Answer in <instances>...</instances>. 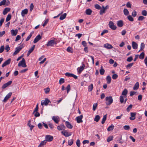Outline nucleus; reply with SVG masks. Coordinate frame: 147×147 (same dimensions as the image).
I'll return each instance as SVG.
<instances>
[{
	"instance_id": "62",
	"label": "nucleus",
	"mask_w": 147,
	"mask_h": 147,
	"mask_svg": "<svg viewBox=\"0 0 147 147\" xmlns=\"http://www.w3.org/2000/svg\"><path fill=\"white\" fill-rule=\"evenodd\" d=\"M123 128L126 130H129L130 129V127L129 125H125L124 126Z\"/></svg>"
},
{
	"instance_id": "8",
	"label": "nucleus",
	"mask_w": 147,
	"mask_h": 147,
	"mask_svg": "<svg viewBox=\"0 0 147 147\" xmlns=\"http://www.w3.org/2000/svg\"><path fill=\"white\" fill-rule=\"evenodd\" d=\"M83 118V115H81L80 116L77 117L76 119L77 121V122L78 123H80L83 122L82 119Z\"/></svg>"
},
{
	"instance_id": "59",
	"label": "nucleus",
	"mask_w": 147,
	"mask_h": 147,
	"mask_svg": "<svg viewBox=\"0 0 147 147\" xmlns=\"http://www.w3.org/2000/svg\"><path fill=\"white\" fill-rule=\"evenodd\" d=\"M72 74L70 73L69 72H67L65 73V75L68 77H71Z\"/></svg>"
},
{
	"instance_id": "17",
	"label": "nucleus",
	"mask_w": 147,
	"mask_h": 147,
	"mask_svg": "<svg viewBox=\"0 0 147 147\" xmlns=\"http://www.w3.org/2000/svg\"><path fill=\"white\" fill-rule=\"evenodd\" d=\"M28 10L27 9H24L21 12V15L22 17H24L25 15L27 14L28 13Z\"/></svg>"
},
{
	"instance_id": "1",
	"label": "nucleus",
	"mask_w": 147,
	"mask_h": 147,
	"mask_svg": "<svg viewBox=\"0 0 147 147\" xmlns=\"http://www.w3.org/2000/svg\"><path fill=\"white\" fill-rule=\"evenodd\" d=\"M106 104L107 105H111L113 102V99L111 96H107L106 98Z\"/></svg>"
},
{
	"instance_id": "49",
	"label": "nucleus",
	"mask_w": 147,
	"mask_h": 147,
	"mask_svg": "<svg viewBox=\"0 0 147 147\" xmlns=\"http://www.w3.org/2000/svg\"><path fill=\"white\" fill-rule=\"evenodd\" d=\"M45 92V94H48L50 91V88H47L44 89Z\"/></svg>"
},
{
	"instance_id": "27",
	"label": "nucleus",
	"mask_w": 147,
	"mask_h": 147,
	"mask_svg": "<svg viewBox=\"0 0 147 147\" xmlns=\"http://www.w3.org/2000/svg\"><path fill=\"white\" fill-rule=\"evenodd\" d=\"M82 66H81L79 69L78 71L80 72H81L84 69L85 67V65L83 63H82Z\"/></svg>"
},
{
	"instance_id": "51",
	"label": "nucleus",
	"mask_w": 147,
	"mask_h": 147,
	"mask_svg": "<svg viewBox=\"0 0 147 147\" xmlns=\"http://www.w3.org/2000/svg\"><path fill=\"white\" fill-rule=\"evenodd\" d=\"M65 82L64 79L63 78H61L59 80V84H62L64 83Z\"/></svg>"
},
{
	"instance_id": "64",
	"label": "nucleus",
	"mask_w": 147,
	"mask_h": 147,
	"mask_svg": "<svg viewBox=\"0 0 147 147\" xmlns=\"http://www.w3.org/2000/svg\"><path fill=\"white\" fill-rule=\"evenodd\" d=\"M120 102L121 103H122L124 102V97L122 96H121L120 97Z\"/></svg>"
},
{
	"instance_id": "20",
	"label": "nucleus",
	"mask_w": 147,
	"mask_h": 147,
	"mask_svg": "<svg viewBox=\"0 0 147 147\" xmlns=\"http://www.w3.org/2000/svg\"><path fill=\"white\" fill-rule=\"evenodd\" d=\"M10 10V9L9 8L6 7L5 8L3 11V14L4 15H5L9 12Z\"/></svg>"
},
{
	"instance_id": "31",
	"label": "nucleus",
	"mask_w": 147,
	"mask_h": 147,
	"mask_svg": "<svg viewBox=\"0 0 147 147\" xmlns=\"http://www.w3.org/2000/svg\"><path fill=\"white\" fill-rule=\"evenodd\" d=\"M145 54L144 52H142V53L139 56L140 59H144V57Z\"/></svg>"
},
{
	"instance_id": "38",
	"label": "nucleus",
	"mask_w": 147,
	"mask_h": 147,
	"mask_svg": "<svg viewBox=\"0 0 147 147\" xmlns=\"http://www.w3.org/2000/svg\"><path fill=\"white\" fill-rule=\"evenodd\" d=\"M46 143L47 142L45 140L42 141L40 143L39 145H40V146H43L44 145L46 144Z\"/></svg>"
},
{
	"instance_id": "56",
	"label": "nucleus",
	"mask_w": 147,
	"mask_h": 147,
	"mask_svg": "<svg viewBox=\"0 0 147 147\" xmlns=\"http://www.w3.org/2000/svg\"><path fill=\"white\" fill-rule=\"evenodd\" d=\"M97 106V103L94 104L93 106V110L94 111H95L96 109V107Z\"/></svg>"
},
{
	"instance_id": "36",
	"label": "nucleus",
	"mask_w": 147,
	"mask_h": 147,
	"mask_svg": "<svg viewBox=\"0 0 147 147\" xmlns=\"http://www.w3.org/2000/svg\"><path fill=\"white\" fill-rule=\"evenodd\" d=\"M93 88V85L91 84L88 87V91L89 92H91L92 91Z\"/></svg>"
},
{
	"instance_id": "47",
	"label": "nucleus",
	"mask_w": 147,
	"mask_h": 147,
	"mask_svg": "<svg viewBox=\"0 0 147 147\" xmlns=\"http://www.w3.org/2000/svg\"><path fill=\"white\" fill-rule=\"evenodd\" d=\"M66 90H67V93L68 94L69 92V91H70V89H71V88H70V84H68L66 88Z\"/></svg>"
},
{
	"instance_id": "19",
	"label": "nucleus",
	"mask_w": 147,
	"mask_h": 147,
	"mask_svg": "<svg viewBox=\"0 0 147 147\" xmlns=\"http://www.w3.org/2000/svg\"><path fill=\"white\" fill-rule=\"evenodd\" d=\"M92 12V10L90 9H86L85 11V13L87 15H90Z\"/></svg>"
},
{
	"instance_id": "18",
	"label": "nucleus",
	"mask_w": 147,
	"mask_h": 147,
	"mask_svg": "<svg viewBox=\"0 0 147 147\" xmlns=\"http://www.w3.org/2000/svg\"><path fill=\"white\" fill-rule=\"evenodd\" d=\"M65 126L63 124L60 125L57 127V129L59 130H64Z\"/></svg>"
},
{
	"instance_id": "54",
	"label": "nucleus",
	"mask_w": 147,
	"mask_h": 147,
	"mask_svg": "<svg viewBox=\"0 0 147 147\" xmlns=\"http://www.w3.org/2000/svg\"><path fill=\"white\" fill-rule=\"evenodd\" d=\"M4 47L3 45L1 46L0 48V53H2L4 50Z\"/></svg>"
},
{
	"instance_id": "46",
	"label": "nucleus",
	"mask_w": 147,
	"mask_h": 147,
	"mask_svg": "<svg viewBox=\"0 0 147 147\" xmlns=\"http://www.w3.org/2000/svg\"><path fill=\"white\" fill-rule=\"evenodd\" d=\"M145 47V44L143 42L141 43L140 45V50H143Z\"/></svg>"
},
{
	"instance_id": "39",
	"label": "nucleus",
	"mask_w": 147,
	"mask_h": 147,
	"mask_svg": "<svg viewBox=\"0 0 147 147\" xmlns=\"http://www.w3.org/2000/svg\"><path fill=\"white\" fill-rule=\"evenodd\" d=\"M35 47V45H33L32 47L29 49L28 52L30 53H31L34 50Z\"/></svg>"
},
{
	"instance_id": "60",
	"label": "nucleus",
	"mask_w": 147,
	"mask_h": 147,
	"mask_svg": "<svg viewBox=\"0 0 147 147\" xmlns=\"http://www.w3.org/2000/svg\"><path fill=\"white\" fill-rule=\"evenodd\" d=\"M5 2H6V0H3L1 1L0 2V6L5 5Z\"/></svg>"
},
{
	"instance_id": "11",
	"label": "nucleus",
	"mask_w": 147,
	"mask_h": 147,
	"mask_svg": "<svg viewBox=\"0 0 147 147\" xmlns=\"http://www.w3.org/2000/svg\"><path fill=\"white\" fill-rule=\"evenodd\" d=\"M11 59H9L5 61L2 65V67H3L6 65L9 64L11 62Z\"/></svg>"
},
{
	"instance_id": "50",
	"label": "nucleus",
	"mask_w": 147,
	"mask_h": 147,
	"mask_svg": "<svg viewBox=\"0 0 147 147\" xmlns=\"http://www.w3.org/2000/svg\"><path fill=\"white\" fill-rule=\"evenodd\" d=\"M113 137L112 136H109L108 138H107V142H110L111 140H113Z\"/></svg>"
},
{
	"instance_id": "6",
	"label": "nucleus",
	"mask_w": 147,
	"mask_h": 147,
	"mask_svg": "<svg viewBox=\"0 0 147 147\" xmlns=\"http://www.w3.org/2000/svg\"><path fill=\"white\" fill-rule=\"evenodd\" d=\"M109 27L113 30H115L117 28L116 26L114 25V23L112 21L109 22Z\"/></svg>"
},
{
	"instance_id": "42",
	"label": "nucleus",
	"mask_w": 147,
	"mask_h": 147,
	"mask_svg": "<svg viewBox=\"0 0 147 147\" xmlns=\"http://www.w3.org/2000/svg\"><path fill=\"white\" fill-rule=\"evenodd\" d=\"M94 7L96 9L100 10L101 9V7L98 4H96L94 5Z\"/></svg>"
},
{
	"instance_id": "33",
	"label": "nucleus",
	"mask_w": 147,
	"mask_h": 147,
	"mask_svg": "<svg viewBox=\"0 0 147 147\" xmlns=\"http://www.w3.org/2000/svg\"><path fill=\"white\" fill-rule=\"evenodd\" d=\"M107 119V115H105L103 116V117L102 118V121H101V123L102 124H104L105 121Z\"/></svg>"
},
{
	"instance_id": "29",
	"label": "nucleus",
	"mask_w": 147,
	"mask_h": 147,
	"mask_svg": "<svg viewBox=\"0 0 147 147\" xmlns=\"http://www.w3.org/2000/svg\"><path fill=\"white\" fill-rule=\"evenodd\" d=\"M107 81V83L108 84H109L111 82V78L110 76H108L106 78Z\"/></svg>"
},
{
	"instance_id": "23",
	"label": "nucleus",
	"mask_w": 147,
	"mask_h": 147,
	"mask_svg": "<svg viewBox=\"0 0 147 147\" xmlns=\"http://www.w3.org/2000/svg\"><path fill=\"white\" fill-rule=\"evenodd\" d=\"M127 93H128L127 90L126 89H125L123 91V92L121 94L122 95L124 96V97L126 98V96H127L126 95L127 94Z\"/></svg>"
},
{
	"instance_id": "48",
	"label": "nucleus",
	"mask_w": 147,
	"mask_h": 147,
	"mask_svg": "<svg viewBox=\"0 0 147 147\" xmlns=\"http://www.w3.org/2000/svg\"><path fill=\"white\" fill-rule=\"evenodd\" d=\"M145 18L143 16H140L138 18V21H142Z\"/></svg>"
},
{
	"instance_id": "10",
	"label": "nucleus",
	"mask_w": 147,
	"mask_h": 147,
	"mask_svg": "<svg viewBox=\"0 0 147 147\" xmlns=\"http://www.w3.org/2000/svg\"><path fill=\"white\" fill-rule=\"evenodd\" d=\"M12 82V81H10L7 82V83L3 84L1 87L2 89H4L8 86H9L11 84Z\"/></svg>"
},
{
	"instance_id": "16",
	"label": "nucleus",
	"mask_w": 147,
	"mask_h": 147,
	"mask_svg": "<svg viewBox=\"0 0 147 147\" xmlns=\"http://www.w3.org/2000/svg\"><path fill=\"white\" fill-rule=\"evenodd\" d=\"M132 46L134 49H136L138 48V45L136 42L133 41L132 42Z\"/></svg>"
},
{
	"instance_id": "40",
	"label": "nucleus",
	"mask_w": 147,
	"mask_h": 147,
	"mask_svg": "<svg viewBox=\"0 0 147 147\" xmlns=\"http://www.w3.org/2000/svg\"><path fill=\"white\" fill-rule=\"evenodd\" d=\"M133 105L131 104H130L127 108L126 110L127 112H129L131 109Z\"/></svg>"
},
{
	"instance_id": "43",
	"label": "nucleus",
	"mask_w": 147,
	"mask_h": 147,
	"mask_svg": "<svg viewBox=\"0 0 147 147\" xmlns=\"http://www.w3.org/2000/svg\"><path fill=\"white\" fill-rule=\"evenodd\" d=\"M74 140L72 139L69 140L68 142V144L69 146H71L73 143Z\"/></svg>"
},
{
	"instance_id": "5",
	"label": "nucleus",
	"mask_w": 147,
	"mask_h": 147,
	"mask_svg": "<svg viewBox=\"0 0 147 147\" xmlns=\"http://www.w3.org/2000/svg\"><path fill=\"white\" fill-rule=\"evenodd\" d=\"M49 102L51 103V101L48 98H46L44 100H42L41 101V105H47Z\"/></svg>"
},
{
	"instance_id": "53",
	"label": "nucleus",
	"mask_w": 147,
	"mask_h": 147,
	"mask_svg": "<svg viewBox=\"0 0 147 147\" xmlns=\"http://www.w3.org/2000/svg\"><path fill=\"white\" fill-rule=\"evenodd\" d=\"M134 64V63H129L126 66V68H130Z\"/></svg>"
},
{
	"instance_id": "28",
	"label": "nucleus",
	"mask_w": 147,
	"mask_h": 147,
	"mask_svg": "<svg viewBox=\"0 0 147 147\" xmlns=\"http://www.w3.org/2000/svg\"><path fill=\"white\" fill-rule=\"evenodd\" d=\"M114 126V125L112 124L111 125L109 126L107 128V130L108 131H111L113 130Z\"/></svg>"
},
{
	"instance_id": "3",
	"label": "nucleus",
	"mask_w": 147,
	"mask_h": 147,
	"mask_svg": "<svg viewBox=\"0 0 147 147\" xmlns=\"http://www.w3.org/2000/svg\"><path fill=\"white\" fill-rule=\"evenodd\" d=\"M18 66H22L23 67H26L27 65L26 64L25 60L24 58H23L21 61H20L18 64Z\"/></svg>"
},
{
	"instance_id": "13",
	"label": "nucleus",
	"mask_w": 147,
	"mask_h": 147,
	"mask_svg": "<svg viewBox=\"0 0 147 147\" xmlns=\"http://www.w3.org/2000/svg\"><path fill=\"white\" fill-rule=\"evenodd\" d=\"M18 32V30L17 29H16L14 30L12 29L11 31V34L12 36H16Z\"/></svg>"
},
{
	"instance_id": "41",
	"label": "nucleus",
	"mask_w": 147,
	"mask_h": 147,
	"mask_svg": "<svg viewBox=\"0 0 147 147\" xmlns=\"http://www.w3.org/2000/svg\"><path fill=\"white\" fill-rule=\"evenodd\" d=\"M11 15L10 14H8L6 19V21L7 22L9 21L11 19Z\"/></svg>"
},
{
	"instance_id": "57",
	"label": "nucleus",
	"mask_w": 147,
	"mask_h": 147,
	"mask_svg": "<svg viewBox=\"0 0 147 147\" xmlns=\"http://www.w3.org/2000/svg\"><path fill=\"white\" fill-rule=\"evenodd\" d=\"M76 144L78 147H80V141L79 139H78L76 142Z\"/></svg>"
},
{
	"instance_id": "4",
	"label": "nucleus",
	"mask_w": 147,
	"mask_h": 147,
	"mask_svg": "<svg viewBox=\"0 0 147 147\" xmlns=\"http://www.w3.org/2000/svg\"><path fill=\"white\" fill-rule=\"evenodd\" d=\"M45 141L47 142H51L52 141L53 139V137L50 135H47L45 136Z\"/></svg>"
},
{
	"instance_id": "32",
	"label": "nucleus",
	"mask_w": 147,
	"mask_h": 147,
	"mask_svg": "<svg viewBox=\"0 0 147 147\" xmlns=\"http://www.w3.org/2000/svg\"><path fill=\"white\" fill-rule=\"evenodd\" d=\"M67 15V14L66 13H64L63 15H61L59 18V19L61 20H62L64 19Z\"/></svg>"
},
{
	"instance_id": "30",
	"label": "nucleus",
	"mask_w": 147,
	"mask_h": 147,
	"mask_svg": "<svg viewBox=\"0 0 147 147\" xmlns=\"http://www.w3.org/2000/svg\"><path fill=\"white\" fill-rule=\"evenodd\" d=\"M101 69L100 70V73L101 75H103L105 73V70L103 68V67L101 66Z\"/></svg>"
},
{
	"instance_id": "34",
	"label": "nucleus",
	"mask_w": 147,
	"mask_h": 147,
	"mask_svg": "<svg viewBox=\"0 0 147 147\" xmlns=\"http://www.w3.org/2000/svg\"><path fill=\"white\" fill-rule=\"evenodd\" d=\"M124 14L125 16H127L129 13V12L127 9L124 8L123 9Z\"/></svg>"
},
{
	"instance_id": "21",
	"label": "nucleus",
	"mask_w": 147,
	"mask_h": 147,
	"mask_svg": "<svg viewBox=\"0 0 147 147\" xmlns=\"http://www.w3.org/2000/svg\"><path fill=\"white\" fill-rule=\"evenodd\" d=\"M65 124L66 127L68 128L71 129L72 128V125L68 121H66L65 122Z\"/></svg>"
},
{
	"instance_id": "25",
	"label": "nucleus",
	"mask_w": 147,
	"mask_h": 147,
	"mask_svg": "<svg viewBox=\"0 0 147 147\" xmlns=\"http://www.w3.org/2000/svg\"><path fill=\"white\" fill-rule=\"evenodd\" d=\"M139 87V83L138 82H136L134 87H133V89L135 90H137L138 89Z\"/></svg>"
},
{
	"instance_id": "55",
	"label": "nucleus",
	"mask_w": 147,
	"mask_h": 147,
	"mask_svg": "<svg viewBox=\"0 0 147 147\" xmlns=\"http://www.w3.org/2000/svg\"><path fill=\"white\" fill-rule=\"evenodd\" d=\"M118 75L117 74H114L112 76V78L114 80L117 79L118 78Z\"/></svg>"
},
{
	"instance_id": "15",
	"label": "nucleus",
	"mask_w": 147,
	"mask_h": 147,
	"mask_svg": "<svg viewBox=\"0 0 147 147\" xmlns=\"http://www.w3.org/2000/svg\"><path fill=\"white\" fill-rule=\"evenodd\" d=\"M104 47L108 49H111L113 47L111 45L108 43L105 44L104 45Z\"/></svg>"
},
{
	"instance_id": "9",
	"label": "nucleus",
	"mask_w": 147,
	"mask_h": 147,
	"mask_svg": "<svg viewBox=\"0 0 147 147\" xmlns=\"http://www.w3.org/2000/svg\"><path fill=\"white\" fill-rule=\"evenodd\" d=\"M42 38V36L40 34H38L35 38L33 41L34 43H36L38 42Z\"/></svg>"
},
{
	"instance_id": "12",
	"label": "nucleus",
	"mask_w": 147,
	"mask_h": 147,
	"mask_svg": "<svg viewBox=\"0 0 147 147\" xmlns=\"http://www.w3.org/2000/svg\"><path fill=\"white\" fill-rule=\"evenodd\" d=\"M61 133L65 137H69L71 135V133H69L66 131H62Z\"/></svg>"
},
{
	"instance_id": "35",
	"label": "nucleus",
	"mask_w": 147,
	"mask_h": 147,
	"mask_svg": "<svg viewBox=\"0 0 147 147\" xmlns=\"http://www.w3.org/2000/svg\"><path fill=\"white\" fill-rule=\"evenodd\" d=\"M100 117L99 115H96V116L95 118H94V121L96 122H97L100 119Z\"/></svg>"
},
{
	"instance_id": "52",
	"label": "nucleus",
	"mask_w": 147,
	"mask_h": 147,
	"mask_svg": "<svg viewBox=\"0 0 147 147\" xmlns=\"http://www.w3.org/2000/svg\"><path fill=\"white\" fill-rule=\"evenodd\" d=\"M105 10L104 9H101L99 13L100 15H102L103 13H105Z\"/></svg>"
},
{
	"instance_id": "26",
	"label": "nucleus",
	"mask_w": 147,
	"mask_h": 147,
	"mask_svg": "<svg viewBox=\"0 0 147 147\" xmlns=\"http://www.w3.org/2000/svg\"><path fill=\"white\" fill-rule=\"evenodd\" d=\"M15 49H16V50H15V51L14 52V53L13 54V56H14L15 55H16L21 50L20 49V48H19L18 47H17Z\"/></svg>"
},
{
	"instance_id": "2",
	"label": "nucleus",
	"mask_w": 147,
	"mask_h": 147,
	"mask_svg": "<svg viewBox=\"0 0 147 147\" xmlns=\"http://www.w3.org/2000/svg\"><path fill=\"white\" fill-rule=\"evenodd\" d=\"M57 43L56 41H55L54 40H51L49 41L46 44V45L47 47L53 46L54 45H56Z\"/></svg>"
},
{
	"instance_id": "61",
	"label": "nucleus",
	"mask_w": 147,
	"mask_h": 147,
	"mask_svg": "<svg viewBox=\"0 0 147 147\" xmlns=\"http://www.w3.org/2000/svg\"><path fill=\"white\" fill-rule=\"evenodd\" d=\"M133 60V57L132 56H130L128 57L127 59V61L129 62Z\"/></svg>"
},
{
	"instance_id": "7",
	"label": "nucleus",
	"mask_w": 147,
	"mask_h": 147,
	"mask_svg": "<svg viewBox=\"0 0 147 147\" xmlns=\"http://www.w3.org/2000/svg\"><path fill=\"white\" fill-rule=\"evenodd\" d=\"M12 93L11 92H9L7 95L5 97V98L3 100V102H7V100L9 99Z\"/></svg>"
},
{
	"instance_id": "24",
	"label": "nucleus",
	"mask_w": 147,
	"mask_h": 147,
	"mask_svg": "<svg viewBox=\"0 0 147 147\" xmlns=\"http://www.w3.org/2000/svg\"><path fill=\"white\" fill-rule=\"evenodd\" d=\"M130 114L131 117H130L129 119L131 120H134L135 119V116L136 115V113L131 112Z\"/></svg>"
},
{
	"instance_id": "22",
	"label": "nucleus",
	"mask_w": 147,
	"mask_h": 147,
	"mask_svg": "<svg viewBox=\"0 0 147 147\" xmlns=\"http://www.w3.org/2000/svg\"><path fill=\"white\" fill-rule=\"evenodd\" d=\"M123 25V21L121 20H119L117 21V25L119 27H122Z\"/></svg>"
},
{
	"instance_id": "44",
	"label": "nucleus",
	"mask_w": 147,
	"mask_h": 147,
	"mask_svg": "<svg viewBox=\"0 0 147 147\" xmlns=\"http://www.w3.org/2000/svg\"><path fill=\"white\" fill-rule=\"evenodd\" d=\"M142 14L144 16H146L147 15V11L145 10L142 11Z\"/></svg>"
},
{
	"instance_id": "63",
	"label": "nucleus",
	"mask_w": 147,
	"mask_h": 147,
	"mask_svg": "<svg viewBox=\"0 0 147 147\" xmlns=\"http://www.w3.org/2000/svg\"><path fill=\"white\" fill-rule=\"evenodd\" d=\"M5 50L6 52H8L10 49V48L8 45H6L5 48Z\"/></svg>"
},
{
	"instance_id": "14",
	"label": "nucleus",
	"mask_w": 147,
	"mask_h": 147,
	"mask_svg": "<svg viewBox=\"0 0 147 147\" xmlns=\"http://www.w3.org/2000/svg\"><path fill=\"white\" fill-rule=\"evenodd\" d=\"M52 119L56 123H58L59 121V117H58L53 116L52 117Z\"/></svg>"
},
{
	"instance_id": "45",
	"label": "nucleus",
	"mask_w": 147,
	"mask_h": 147,
	"mask_svg": "<svg viewBox=\"0 0 147 147\" xmlns=\"http://www.w3.org/2000/svg\"><path fill=\"white\" fill-rule=\"evenodd\" d=\"M127 18L128 20L131 22H133L134 20V18H132V17L130 15H129L127 16Z\"/></svg>"
},
{
	"instance_id": "58",
	"label": "nucleus",
	"mask_w": 147,
	"mask_h": 147,
	"mask_svg": "<svg viewBox=\"0 0 147 147\" xmlns=\"http://www.w3.org/2000/svg\"><path fill=\"white\" fill-rule=\"evenodd\" d=\"M137 15V12L135 10L132 13V16L134 17H135Z\"/></svg>"
},
{
	"instance_id": "37",
	"label": "nucleus",
	"mask_w": 147,
	"mask_h": 147,
	"mask_svg": "<svg viewBox=\"0 0 147 147\" xmlns=\"http://www.w3.org/2000/svg\"><path fill=\"white\" fill-rule=\"evenodd\" d=\"M67 51L69 53H72L73 52V50L71 47H69L67 49Z\"/></svg>"
}]
</instances>
